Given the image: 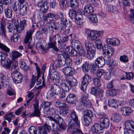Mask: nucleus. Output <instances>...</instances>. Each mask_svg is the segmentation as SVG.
Masks as SVG:
<instances>
[{
  "label": "nucleus",
  "instance_id": "f257e3e1",
  "mask_svg": "<svg viewBox=\"0 0 134 134\" xmlns=\"http://www.w3.org/2000/svg\"><path fill=\"white\" fill-rule=\"evenodd\" d=\"M84 31L86 34L87 35L88 40L91 41H94L99 37H102L103 33V31L91 30L87 29H85Z\"/></svg>",
  "mask_w": 134,
  "mask_h": 134
},
{
  "label": "nucleus",
  "instance_id": "f03ea898",
  "mask_svg": "<svg viewBox=\"0 0 134 134\" xmlns=\"http://www.w3.org/2000/svg\"><path fill=\"white\" fill-rule=\"evenodd\" d=\"M70 117L72 119L70 121H69L68 127L67 130L68 132H70L69 130H72L76 128H79L80 127V123L78 119V117L76 112L74 110L71 111Z\"/></svg>",
  "mask_w": 134,
  "mask_h": 134
},
{
  "label": "nucleus",
  "instance_id": "7ed1b4c3",
  "mask_svg": "<svg viewBox=\"0 0 134 134\" xmlns=\"http://www.w3.org/2000/svg\"><path fill=\"white\" fill-rule=\"evenodd\" d=\"M50 89L54 94L59 95L60 98H64L65 97V92L62 91L60 87L57 84H54L51 85Z\"/></svg>",
  "mask_w": 134,
  "mask_h": 134
},
{
  "label": "nucleus",
  "instance_id": "20e7f679",
  "mask_svg": "<svg viewBox=\"0 0 134 134\" xmlns=\"http://www.w3.org/2000/svg\"><path fill=\"white\" fill-rule=\"evenodd\" d=\"M49 76L50 79L54 82L58 83L60 82L58 74L56 69L53 68L51 69L49 73Z\"/></svg>",
  "mask_w": 134,
  "mask_h": 134
},
{
  "label": "nucleus",
  "instance_id": "39448f33",
  "mask_svg": "<svg viewBox=\"0 0 134 134\" xmlns=\"http://www.w3.org/2000/svg\"><path fill=\"white\" fill-rule=\"evenodd\" d=\"M91 81V77L88 74H85L83 77V81L81 86V88L82 90H86L88 84Z\"/></svg>",
  "mask_w": 134,
  "mask_h": 134
},
{
  "label": "nucleus",
  "instance_id": "423d86ee",
  "mask_svg": "<svg viewBox=\"0 0 134 134\" xmlns=\"http://www.w3.org/2000/svg\"><path fill=\"white\" fill-rule=\"evenodd\" d=\"M72 45H74L81 55H85V52L83 48L82 44L78 40H74L72 42Z\"/></svg>",
  "mask_w": 134,
  "mask_h": 134
},
{
  "label": "nucleus",
  "instance_id": "0eeeda50",
  "mask_svg": "<svg viewBox=\"0 0 134 134\" xmlns=\"http://www.w3.org/2000/svg\"><path fill=\"white\" fill-rule=\"evenodd\" d=\"M122 103V101L114 99H109L108 102V105L109 106L115 108H118L119 106L121 105Z\"/></svg>",
  "mask_w": 134,
  "mask_h": 134
},
{
  "label": "nucleus",
  "instance_id": "6e6552de",
  "mask_svg": "<svg viewBox=\"0 0 134 134\" xmlns=\"http://www.w3.org/2000/svg\"><path fill=\"white\" fill-rule=\"evenodd\" d=\"M12 77L14 83H20L22 81V76L19 72H14L13 74H12Z\"/></svg>",
  "mask_w": 134,
  "mask_h": 134
},
{
  "label": "nucleus",
  "instance_id": "1a4fd4ad",
  "mask_svg": "<svg viewBox=\"0 0 134 134\" xmlns=\"http://www.w3.org/2000/svg\"><path fill=\"white\" fill-rule=\"evenodd\" d=\"M99 122L102 127L107 128L109 125L110 122L108 118L106 116H102L100 118Z\"/></svg>",
  "mask_w": 134,
  "mask_h": 134
},
{
  "label": "nucleus",
  "instance_id": "9d476101",
  "mask_svg": "<svg viewBox=\"0 0 134 134\" xmlns=\"http://www.w3.org/2000/svg\"><path fill=\"white\" fill-rule=\"evenodd\" d=\"M56 36H54L53 37L49 38V42L48 43V46L49 48H53L56 52H58L59 49L56 46Z\"/></svg>",
  "mask_w": 134,
  "mask_h": 134
},
{
  "label": "nucleus",
  "instance_id": "9b49d317",
  "mask_svg": "<svg viewBox=\"0 0 134 134\" xmlns=\"http://www.w3.org/2000/svg\"><path fill=\"white\" fill-rule=\"evenodd\" d=\"M103 54L104 55L105 57L107 56V58L111 56L114 52V50L113 48L110 46H108L105 49H103Z\"/></svg>",
  "mask_w": 134,
  "mask_h": 134
},
{
  "label": "nucleus",
  "instance_id": "f8f14e48",
  "mask_svg": "<svg viewBox=\"0 0 134 134\" xmlns=\"http://www.w3.org/2000/svg\"><path fill=\"white\" fill-rule=\"evenodd\" d=\"M34 32V30H30L28 31L26 33V37L25 39V42L27 43L29 42V44L28 45V47L30 49H31L32 47V46L30 44V40H32L31 35L32 33Z\"/></svg>",
  "mask_w": 134,
  "mask_h": 134
},
{
  "label": "nucleus",
  "instance_id": "ddd939ff",
  "mask_svg": "<svg viewBox=\"0 0 134 134\" xmlns=\"http://www.w3.org/2000/svg\"><path fill=\"white\" fill-rule=\"evenodd\" d=\"M58 58H62L65 60V62L67 66H69L72 64V61L71 59L70 58L69 55H64L63 54H59L58 56Z\"/></svg>",
  "mask_w": 134,
  "mask_h": 134
},
{
  "label": "nucleus",
  "instance_id": "4468645a",
  "mask_svg": "<svg viewBox=\"0 0 134 134\" xmlns=\"http://www.w3.org/2000/svg\"><path fill=\"white\" fill-rule=\"evenodd\" d=\"M59 59V58H58ZM61 59L56 60L54 62L53 65L56 68L61 67L64 66L65 64L64 59L60 58Z\"/></svg>",
  "mask_w": 134,
  "mask_h": 134
},
{
  "label": "nucleus",
  "instance_id": "2eb2a0df",
  "mask_svg": "<svg viewBox=\"0 0 134 134\" xmlns=\"http://www.w3.org/2000/svg\"><path fill=\"white\" fill-rule=\"evenodd\" d=\"M95 63L96 65L98 67H102L105 64V60L102 57H100L96 59Z\"/></svg>",
  "mask_w": 134,
  "mask_h": 134
},
{
  "label": "nucleus",
  "instance_id": "dca6fc26",
  "mask_svg": "<svg viewBox=\"0 0 134 134\" xmlns=\"http://www.w3.org/2000/svg\"><path fill=\"white\" fill-rule=\"evenodd\" d=\"M93 11V7L90 5H86L84 7L83 12L85 15H87L88 14H92Z\"/></svg>",
  "mask_w": 134,
  "mask_h": 134
},
{
  "label": "nucleus",
  "instance_id": "f3484780",
  "mask_svg": "<svg viewBox=\"0 0 134 134\" xmlns=\"http://www.w3.org/2000/svg\"><path fill=\"white\" fill-rule=\"evenodd\" d=\"M50 127L47 124H45L42 126H40L38 128L40 134H47V130L49 131Z\"/></svg>",
  "mask_w": 134,
  "mask_h": 134
},
{
  "label": "nucleus",
  "instance_id": "a211bd4d",
  "mask_svg": "<svg viewBox=\"0 0 134 134\" xmlns=\"http://www.w3.org/2000/svg\"><path fill=\"white\" fill-rule=\"evenodd\" d=\"M63 71L66 76H71L73 74L74 69L69 67H65L63 69Z\"/></svg>",
  "mask_w": 134,
  "mask_h": 134
},
{
  "label": "nucleus",
  "instance_id": "6ab92c4d",
  "mask_svg": "<svg viewBox=\"0 0 134 134\" xmlns=\"http://www.w3.org/2000/svg\"><path fill=\"white\" fill-rule=\"evenodd\" d=\"M126 128L129 131L134 130V122L132 121H127L125 123Z\"/></svg>",
  "mask_w": 134,
  "mask_h": 134
},
{
  "label": "nucleus",
  "instance_id": "aec40b11",
  "mask_svg": "<svg viewBox=\"0 0 134 134\" xmlns=\"http://www.w3.org/2000/svg\"><path fill=\"white\" fill-rule=\"evenodd\" d=\"M12 63V61L7 58L1 61V65L7 69L10 68Z\"/></svg>",
  "mask_w": 134,
  "mask_h": 134
},
{
  "label": "nucleus",
  "instance_id": "412c9836",
  "mask_svg": "<svg viewBox=\"0 0 134 134\" xmlns=\"http://www.w3.org/2000/svg\"><path fill=\"white\" fill-rule=\"evenodd\" d=\"M121 117L119 113H114L112 114L111 117V120L116 122L120 121Z\"/></svg>",
  "mask_w": 134,
  "mask_h": 134
},
{
  "label": "nucleus",
  "instance_id": "4be33fe9",
  "mask_svg": "<svg viewBox=\"0 0 134 134\" xmlns=\"http://www.w3.org/2000/svg\"><path fill=\"white\" fill-rule=\"evenodd\" d=\"M102 129V127L99 124L95 123L91 127V131L93 132L97 133Z\"/></svg>",
  "mask_w": 134,
  "mask_h": 134
},
{
  "label": "nucleus",
  "instance_id": "5701e85b",
  "mask_svg": "<svg viewBox=\"0 0 134 134\" xmlns=\"http://www.w3.org/2000/svg\"><path fill=\"white\" fill-rule=\"evenodd\" d=\"M67 102L71 103H74L76 100V97L74 94L71 93L69 94L66 98Z\"/></svg>",
  "mask_w": 134,
  "mask_h": 134
},
{
  "label": "nucleus",
  "instance_id": "b1692460",
  "mask_svg": "<svg viewBox=\"0 0 134 134\" xmlns=\"http://www.w3.org/2000/svg\"><path fill=\"white\" fill-rule=\"evenodd\" d=\"M27 6V4L26 3L21 5L19 11L20 14L22 16L25 15L26 14Z\"/></svg>",
  "mask_w": 134,
  "mask_h": 134
},
{
  "label": "nucleus",
  "instance_id": "393cba45",
  "mask_svg": "<svg viewBox=\"0 0 134 134\" xmlns=\"http://www.w3.org/2000/svg\"><path fill=\"white\" fill-rule=\"evenodd\" d=\"M106 10L109 12L117 14L118 11L116 8L114 6L111 5H108L106 6Z\"/></svg>",
  "mask_w": 134,
  "mask_h": 134
},
{
  "label": "nucleus",
  "instance_id": "a878e982",
  "mask_svg": "<svg viewBox=\"0 0 134 134\" xmlns=\"http://www.w3.org/2000/svg\"><path fill=\"white\" fill-rule=\"evenodd\" d=\"M68 79L65 81L64 83H62L61 84V86L62 88L64 90L66 91H69L71 88V87L69 85H68Z\"/></svg>",
  "mask_w": 134,
  "mask_h": 134
},
{
  "label": "nucleus",
  "instance_id": "bb28decb",
  "mask_svg": "<svg viewBox=\"0 0 134 134\" xmlns=\"http://www.w3.org/2000/svg\"><path fill=\"white\" fill-rule=\"evenodd\" d=\"M5 13L6 16L8 18H11L12 16V10L10 7L7 6L5 9Z\"/></svg>",
  "mask_w": 134,
  "mask_h": 134
},
{
  "label": "nucleus",
  "instance_id": "cd10ccee",
  "mask_svg": "<svg viewBox=\"0 0 134 134\" xmlns=\"http://www.w3.org/2000/svg\"><path fill=\"white\" fill-rule=\"evenodd\" d=\"M88 19L92 23H97L98 21V20L96 15L94 14H91L88 16Z\"/></svg>",
  "mask_w": 134,
  "mask_h": 134
},
{
  "label": "nucleus",
  "instance_id": "c85d7f7f",
  "mask_svg": "<svg viewBox=\"0 0 134 134\" xmlns=\"http://www.w3.org/2000/svg\"><path fill=\"white\" fill-rule=\"evenodd\" d=\"M68 110V108L66 105L62 108L59 111V114L62 116H65L67 114Z\"/></svg>",
  "mask_w": 134,
  "mask_h": 134
},
{
  "label": "nucleus",
  "instance_id": "c756f323",
  "mask_svg": "<svg viewBox=\"0 0 134 134\" xmlns=\"http://www.w3.org/2000/svg\"><path fill=\"white\" fill-rule=\"evenodd\" d=\"M82 70L84 72H87L90 69V66L89 63L85 62L82 66Z\"/></svg>",
  "mask_w": 134,
  "mask_h": 134
},
{
  "label": "nucleus",
  "instance_id": "7c9ffc66",
  "mask_svg": "<svg viewBox=\"0 0 134 134\" xmlns=\"http://www.w3.org/2000/svg\"><path fill=\"white\" fill-rule=\"evenodd\" d=\"M22 55V54L18 51H14L12 52V58L13 60H15Z\"/></svg>",
  "mask_w": 134,
  "mask_h": 134
},
{
  "label": "nucleus",
  "instance_id": "2f4dec72",
  "mask_svg": "<svg viewBox=\"0 0 134 134\" xmlns=\"http://www.w3.org/2000/svg\"><path fill=\"white\" fill-rule=\"evenodd\" d=\"M69 15L71 18H75V17L79 15H77L76 12L73 9H70L69 12Z\"/></svg>",
  "mask_w": 134,
  "mask_h": 134
},
{
  "label": "nucleus",
  "instance_id": "473e14b6",
  "mask_svg": "<svg viewBox=\"0 0 134 134\" xmlns=\"http://www.w3.org/2000/svg\"><path fill=\"white\" fill-rule=\"evenodd\" d=\"M86 90H82L83 92H82V96L81 98V102L82 104L84 103L88 99L87 98L88 97V94L86 92H85Z\"/></svg>",
  "mask_w": 134,
  "mask_h": 134
},
{
  "label": "nucleus",
  "instance_id": "72a5a7b5",
  "mask_svg": "<svg viewBox=\"0 0 134 134\" xmlns=\"http://www.w3.org/2000/svg\"><path fill=\"white\" fill-rule=\"evenodd\" d=\"M81 54L78 55L74 59V62L75 65H77L79 64L82 62V56Z\"/></svg>",
  "mask_w": 134,
  "mask_h": 134
},
{
  "label": "nucleus",
  "instance_id": "f704fd0d",
  "mask_svg": "<svg viewBox=\"0 0 134 134\" xmlns=\"http://www.w3.org/2000/svg\"><path fill=\"white\" fill-rule=\"evenodd\" d=\"M87 57L90 59H92L95 55V51L92 49L87 51Z\"/></svg>",
  "mask_w": 134,
  "mask_h": 134
},
{
  "label": "nucleus",
  "instance_id": "c9c22d12",
  "mask_svg": "<svg viewBox=\"0 0 134 134\" xmlns=\"http://www.w3.org/2000/svg\"><path fill=\"white\" fill-rule=\"evenodd\" d=\"M117 90L115 89H112L107 90L106 93L107 95L114 96H115L117 94Z\"/></svg>",
  "mask_w": 134,
  "mask_h": 134
},
{
  "label": "nucleus",
  "instance_id": "e433bc0d",
  "mask_svg": "<svg viewBox=\"0 0 134 134\" xmlns=\"http://www.w3.org/2000/svg\"><path fill=\"white\" fill-rule=\"evenodd\" d=\"M82 118L84 124L86 126L88 125L92 121L91 118L83 116Z\"/></svg>",
  "mask_w": 134,
  "mask_h": 134
},
{
  "label": "nucleus",
  "instance_id": "4c0bfd02",
  "mask_svg": "<svg viewBox=\"0 0 134 134\" xmlns=\"http://www.w3.org/2000/svg\"><path fill=\"white\" fill-rule=\"evenodd\" d=\"M54 119V122L58 124L62 123L63 121V118L58 114L55 115Z\"/></svg>",
  "mask_w": 134,
  "mask_h": 134
},
{
  "label": "nucleus",
  "instance_id": "58836bf2",
  "mask_svg": "<svg viewBox=\"0 0 134 134\" xmlns=\"http://www.w3.org/2000/svg\"><path fill=\"white\" fill-rule=\"evenodd\" d=\"M0 79L3 85H7L8 84L7 82L8 81V80L7 77H5L3 74L0 73Z\"/></svg>",
  "mask_w": 134,
  "mask_h": 134
},
{
  "label": "nucleus",
  "instance_id": "ea45409f",
  "mask_svg": "<svg viewBox=\"0 0 134 134\" xmlns=\"http://www.w3.org/2000/svg\"><path fill=\"white\" fill-rule=\"evenodd\" d=\"M72 78V80L70 81L68 80V83L71 87V86H75L76 85L77 83V81L76 79L74 78L73 76H71Z\"/></svg>",
  "mask_w": 134,
  "mask_h": 134
},
{
  "label": "nucleus",
  "instance_id": "a19ab883",
  "mask_svg": "<svg viewBox=\"0 0 134 134\" xmlns=\"http://www.w3.org/2000/svg\"><path fill=\"white\" fill-rule=\"evenodd\" d=\"M69 1L72 8H76L78 7V4L76 0H69Z\"/></svg>",
  "mask_w": 134,
  "mask_h": 134
},
{
  "label": "nucleus",
  "instance_id": "79ce46f5",
  "mask_svg": "<svg viewBox=\"0 0 134 134\" xmlns=\"http://www.w3.org/2000/svg\"><path fill=\"white\" fill-rule=\"evenodd\" d=\"M56 106L59 108L63 107L66 105L63 100H58L55 102Z\"/></svg>",
  "mask_w": 134,
  "mask_h": 134
},
{
  "label": "nucleus",
  "instance_id": "37998d69",
  "mask_svg": "<svg viewBox=\"0 0 134 134\" xmlns=\"http://www.w3.org/2000/svg\"><path fill=\"white\" fill-rule=\"evenodd\" d=\"M59 5L60 8L62 10H64L67 7V3L65 2V0H60Z\"/></svg>",
  "mask_w": 134,
  "mask_h": 134
},
{
  "label": "nucleus",
  "instance_id": "c03bdc74",
  "mask_svg": "<svg viewBox=\"0 0 134 134\" xmlns=\"http://www.w3.org/2000/svg\"><path fill=\"white\" fill-rule=\"evenodd\" d=\"M81 16V15H79L75 18V23L77 25H82L83 23L82 19L80 17Z\"/></svg>",
  "mask_w": 134,
  "mask_h": 134
},
{
  "label": "nucleus",
  "instance_id": "a18cd8bd",
  "mask_svg": "<svg viewBox=\"0 0 134 134\" xmlns=\"http://www.w3.org/2000/svg\"><path fill=\"white\" fill-rule=\"evenodd\" d=\"M60 31L64 35H67L69 33L70 30L68 28H66L64 26H63L60 27Z\"/></svg>",
  "mask_w": 134,
  "mask_h": 134
},
{
  "label": "nucleus",
  "instance_id": "49530a36",
  "mask_svg": "<svg viewBox=\"0 0 134 134\" xmlns=\"http://www.w3.org/2000/svg\"><path fill=\"white\" fill-rule=\"evenodd\" d=\"M19 37V36L18 34L17 33L14 34L11 37V41L14 42H16L18 41Z\"/></svg>",
  "mask_w": 134,
  "mask_h": 134
},
{
  "label": "nucleus",
  "instance_id": "de8ad7c7",
  "mask_svg": "<svg viewBox=\"0 0 134 134\" xmlns=\"http://www.w3.org/2000/svg\"><path fill=\"white\" fill-rule=\"evenodd\" d=\"M37 128L34 126H32L29 127V131L31 134H36Z\"/></svg>",
  "mask_w": 134,
  "mask_h": 134
},
{
  "label": "nucleus",
  "instance_id": "09e8293b",
  "mask_svg": "<svg viewBox=\"0 0 134 134\" xmlns=\"http://www.w3.org/2000/svg\"><path fill=\"white\" fill-rule=\"evenodd\" d=\"M20 65L21 68L23 70H27L29 69L28 66L26 65L25 62L24 61L20 62Z\"/></svg>",
  "mask_w": 134,
  "mask_h": 134
},
{
  "label": "nucleus",
  "instance_id": "8fccbe9b",
  "mask_svg": "<svg viewBox=\"0 0 134 134\" xmlns=\"http://www.w3.org/2000/svg\"><path fill=\"white\" fill-rule=\"evenodd\" d=\"M48 25L49 29L51 31L53 30L54 29L55 30L57 29L56 24L54 22H52L49 23Z\"/></svg>",
  "mask_w": 134,
  "mask_h": 134
},
{
  "label": "nucleus",
  "instance_id": "3c124183",
  "mask_svg": "<svg viewBox=\"0 0 134 134\" xmlns=\"http://www.w3.org/2000/svg\"><path fill=\"white\" fill-rule=\"evenodd\" d=\"M93 82L94 85L96 87H99L101 85L100 80L97 78H94L93 79Z\"/></svg>",
  "mask_w": 134,
  "mask_h": 134
},
{
  "label": "nucleus",
  "instance_id": "603ef678",
  "mask_svg": "<svg viewBox=\"0 0 134 134\" xmlns=\"http://www.w3.org/2000/svg\"><path fill=\"white\" fill-rule=\"evenodd\" d=\"M0 48L8 53H9L10 51L9 48L1 42H0Z\"/></svg>",
  "mask_w": 134,
  "mask_h": 134
},
{
  "label": "nucleus",
  "instance_id": "864d4df0",
  "mask_svg": "<svg viewBox=\"0 0 134 134\" xmlns=\"http://www.w3.org/2000/svg\"><path fill=\"white\" fill-rule=\"evenodd\" d=\"M88 40H86L85 41L84 44L86 50L88 51L91 50V45L90 42Z\"/></svg>",
  "mask_w": 134,
  "mask_h": 134
},
{
  "label": "nucleus",
  "instance_id": "5fc2aeb1",
  "mask_svg": "<svg viewBox=\"0 0 134 134\" xmlns=\"http://www.w3.org/2000/svg\"><path fill=\"white\" fill-rule=\"evenodd\" d=\"M70 48L69 47H66L65 48V51H60L62 54H63L65 56L69 55L68 54L70 53Z\"/></svg>",
  "mask_w": 134,
  "mask_h": 134
},
{
  "label": "nucleus",
  "instance_id": "6e6d98bb",
  "mask_svg": "<svg viewBox=\"0 0 134 134\" xmlns=\"http://www.w3.org/2000/svg\"><path fill=\"white\" fill-rule=\"evenodd\" d=\"M115 38H107L105 40L107 43L108 44L114 46Z\"/></svg>",
  "mask_w": 134,
  "mask_h": 134
},
{
  "label": "nucleus",
  "instance_id": "4d7b16f0",
  "mask_svg": "<svg viewBox=\"0 0 134 134\" xmlns=\"http://www.w3.org/2000/svg\"><path fill=\"white\" fill-rule=\"evenodd\" d=\"M95 44L96 48L98 49H100L103 47L101 40H100L98 39L96 41Z\"/></svg>",
  "mask_w": 134,
  "mask_h": 134
},
{
  "label": "nucleus",
  "instance_id": "13d9d810",
  "mask_svg": "<svg viewBox=\"0 0 134 134\" xmlns=\"http://www.w3.org/2000/svg\"><path fill=\"white\" fill-rule=\"evenodd\" d=\"M40 112L39 110H34V112L30 114L31 116L39 117L40 116Z\"/></svg>",
  "mask_w": 134,
  "mask_h": 134
},
{
  "label": "nucleus",
  "instance_id": "bf43d9fd",
  "mask_svg": "<svg viewBox=\"0 0 134 134\" xmlns=\"http://www.w3.org/2000/svg\"><path fill=\"white\" fill-rule=\"evenodd\" d=\"M83 116L92 118L93 116V114L91 110H86L85 111V113Z\"/></svg>",
  "mask_w": 134,
  "mask_h": 134
},
{
  "label": "nucleus",
  "instance_id": "052dcab7",
  "mask_svg": "<svg viewBox=\"0 0 134 134\" xmlns=\"http://www.w3.org/2000/svg\"><path fill=\"white\" fill-rule=\"evenodd\" d=\"M104 93V91L103 90L99 89L96 96L97 98H101L103 97Z\"/></svg>",
  "mask_w": 134,
  "mask_h": 134
},
{
  "label": "nucleus",
  "instance_id": "680f3d73",
  "mask_svg": "<svg viewBox=\"0 0 134 134\" xmlns=\"http://www.w3.org/2000/svg\"><path fill=\"white\" fill-rule=\"evenodd\" d=\"M18 64H13L11 67V70L13 71L12 74H13L14 72H18L17 71L18 69Z\"/></svg>",
  "mask_w": 134,
  "mask_h": 134
},
{
  "label": "nucleus",
  "instance_id": "e2e57ef3",
  "mask_svg": "<svg viewBox=\"0 0 134 134\" xmlns=\"http://www.w3.org/2000/svg\"><path fill=\"white\" fill-rule=\"evenodd\" d=\"M19 4L16 1H15L13 5V8L14 11H16L19 8Z\"/></svg>",
  "mask_w": 134,
  "mask_h": 134
},
{
  "label": "nucleus",
  "instance_id": "0e129e2a",
  "mask_svg": "<svg viewBox=\"0 0 134 134\" xmlns=\"http://www.w3.org/2000/svg\"><path fill=\"white\" fill-rule=\"evenodd\" d=\"M120 60L124 63L128 62V59L127 57L125 55H123L119 57Z\"/></svg>",
  "mask_w": 134,
  "mask_h": 134
},
{
  "label": "nucleus",
  "instance_id": "69168bd1",
  "mask_svg": "<svg viewBox=\"0 0 134 134\" xmlns=\"http://www.w3.org/2000/svg\"><path fill=\"white\" fill-rule=\"evenodd\" d=\"M111 72L110 71L104 73L103 75L104 78L106 80H109L111 78Z\"/></svg>",
  "mask_w": 134,
  "mask_h": 134
},
{
  "label": "nucleus",
  "instance_id": "338daca9",
  "mask_svg": "<svg viewBox=\"0 0 134 134\" xmlns=\"http://www.w3.org/2000/svg\"><path fill=\"white\" fill-rule=\"evenodd\" d=\"M85 107L87 108H89L91 107V102L89 101L88 99H87L84 103H83L82 104Z\"/></svg>",
  "mask_w": 134,
  "mask_h": 134
},
{
  "label": "nucleus",
  "instance_id": "774afa93",
  "mask_svg": "<svg viewBox=\"0 0 134 134\" xmlns=\"http://www.w3.org/2000/svg\"><path fill=\"white\" fill-rule=\"evenodd\" d=\"M85 107L87 108H89L91 107V102L89 101L88 99H87L84 103H83L82 104Z\"/></svg>",
  "mask_w": 134,
  "mask_h": 134
}]
</instances>
